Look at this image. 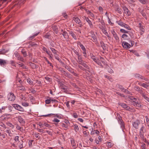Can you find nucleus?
Segmentation results:
<instances>
[{"instance_id":"c9c22d12","label":"nucleus","mask_w":149,"mask_h":149,"mask_svg":"<svg viewBox=\"0 0 149 149\" xmlns=\"http://www.w3.org/2000/svg\"><path fill=\"white\" fill-rule=\"evenodd\" d=\"M21 103L22 105L24 107H28L29 105L28 103L25 102L23 101H22Z\"/></svg>"},{"instance_id":"cd10ccee","label":"nucleus","mask_w":149,"mask_h":149,"mask_svg":"<svg viewBox=\"0 0 149 149\" xmlns=\"http://www.w3.org/2000/svg\"><path fill=\"white\" fill-rule=\"evenodd\" d=\"M138 84L141 86L143 87L144 88H147L148 87V85L146 84L143 83L141 82H139L138 83Z\"/></svg>"},{"instance_id":"680f3d73","label":"nucleus","mask_w":149,"mask_h":149,"mask_svg":"<svg viewBox=\"0 0 149 149\" xmlns=\"http://www.w3.org/2000/svg\"><path fill=\"white\" fill-rule=\"evenodd\" d=\"M97 64H98L99 65L101 66L102 67H103V66L102 65V64L100 62V60L99 59H98L97 61L95 62Z\"/></svg>"},{"instance_id":"bb28decb","label":"nucleus","mask_w":149,"mask_h":149,"mask_svg":"<svg viewBox=\"0 0 149 149\" xmlns=\"http://www.w3.org/2000/svg\"><path fill=\"white\" fill-rule=\"evenodd\" d=\"M29 97L30 98V100L32 104H33L35 101V99L34 97L31 95H29Z\"/></svg>"},{"instance_id":"c756f323","label":"nucleus","mask_w":149,"mask_h":149,"mask_svg":"<svg viewBox=\"0 0 149 149\" xmlns=\"http://www.w3.org/2000/svg\"><path fill=\"white\" fill-rule=\"evenodd\" d=\"M39 32L36 33L35 34H34L32 36H30L29 38V40H31L33 39L36 36H37L39 33Z\"/></svg>"},{"instance_id":"bf43d9fd","label":"nucleus","mask_w":149,"mask_h":149,"mask_svg":"<svg viewBox=\"0 0 149 149\" xmlns=\"http://www.w3.org/2000/svg\"><path fill=\"white\" fill-rule=\"evenodd\" d=\"M83 53L84 54V56L86 58L87 57V55L86 52V49L85 50H84L83 51Z\"/></svg>"},{"instance_id":"72a5a7b5","label":"nucleus","mask_w":149,"mask_h":149,"mask_svg":"<svg viewBox=\"0 0 149 149\" xmlns=\"http://www.w3.org/2000/svg\"><path fill=\"white\" fill-rule=\"evenodd\" d=\"M22 54H23L24 57H26L27 56L26 52V51L24 50V49H22L21 51Z\"/></svg>"},{"instance_id":"4468645a","label":"nucleus","mask_w":149,"mask_h":149,"mask_svg":"<svg viewBox=\"0 0 149 149\" xmlns=\"http://www.w3.org/2000/svg\"><path fill=\"white\" fill-rule=\"evenodd\" d=\"M123 9L124 11V14L126 15H129L130 14V12L128 10V9L125 7H123Z\"/></svg>"},{"instance_id":"09e8293b","label":"nucleus","mask_w":149,"mask_h":149,"mask_svg":"<svg viewBox=\"0 0 149 149\" xmlns=\"http://www.w3.org/2000/svg\"><path fill=\"white\" fill-rule=\"evenodd\" d=\"M6 132L8 134L9 136H13V134L11 132L10 130L8 129L6 130Z\"/></svg>"},{"instance_id":"c85d7f7f","label":"nucleus","mask_w":149,"mask_h":149,"mask_svg":"<svg viewBox=\"0 0 149 149\" xmlns=\"http://www.w3.org/2000/svg\"><path fill=\"white\" fill-rule=\"evenodd\" d=\"M52 29L54 31L56 34H57L58 33V27L56 25H54L52 26Z\"/></svg>"},{"instance_id":"39448f33","label":"nucleus","mask_w":149,"mask_h":149,"mask_svg":"<svg viewBox=\"0 0 149 149\" xmlns=\"http://www.w3.org/2000/svg\"><path fill=\"white\" fill-rule=\"evenodd\" d=\"M144 127L143 124H142L139 132V136L140 137H143V135H144V133L146 132V130H144Z\"/></svg>"},{"instance_id":"a19ab883","label":"nucleus","mask_w":149,"mask_h":149,"mask_svg":"<svg viewBox=\"0 0 149 149\" xmlns=\"http://www.w3.org/2000/svg\"><path fill=\"white\" fill-rule=\"evenodd\" d=\"M16 128L17 130H20L21 132H23L24 131V130L23 128L21 127L19 125H17L16 127Z\"/></svg>"},{"instance_id":"e433bc0d","label":"nucleus","mask_w":149,"mask_h":149,"mask_svg":"<svg viewBox=\"0 0 149 149\" xmlns=\"http://www.w3.org/2000/svg\"><path fill=\"white\" fill-rule=\"evenodd\" d=\"M128 35L126 34H123L122 35V38L125 40L128 39Z\"/></svg>"},{"instance_id":"49530a36","label":"nucleus","mask_w":149,"mask_h":149,"mask_svg":"<svg viewBox=\"0 0 149 149\" xmlns=\"http://www.w3.org/2000/svg\"><path fill=\"white\" fill-rule=\"evenodd\" d=\"M122 91H123L127 94H130V92L128 91L127 89H125L124 88H122Z\"/></svg>"},{"instance_id":"338daca9","label":"nucleus","mask_w":149,"mask_h":149,"mask_svg":"<svg viewBox=\"0 0 149 149\" xmlns=\"http://www.w3.org/2000/svg\"><path fill=\"white\" fill-rule=\"evenodd\" d=\"M141 14L142 16L147 20V17L146 16V14L143 12L141 13Z\"/></svg>"},{"instance_id":"9d476101","label":"nucleus","mask_w":149,"mask_h":149,"mask_svg":"<svg viewBox=\"0 0 149 149\" xmlns=\"http://www.w3.org/2000/svg\"><path fill=\"white\" fill-rule=\"evenodd\" d=\"M83 18L84 20L85 19L86 21L88 23L91 28L93 27V25L92 22L88 17H86L85 16H84L83 17Z\"/></svg>"},{"instance_id":"2f4dec72","label":"nucleus","mask_w":149,"mask_h":149,"mask_svg":"<svg viewBox=\"0 0 149 149\" xmlns=\"http://www.w3.org/2000/svg\"><path fill=\"white\" fill-rule=\"evenodd\" d=\"M116 117L118 118V120L119 121V123L121 125V117L119 113H116Z\"/></svg>"},{"instance_id":"a18cd8bd","label":"nucleus","mask_w":149,"mask_h":149,"mask_svg":"<svg viewBox=\"0 0 149 149\" xmlns=\"http://www.w3.org/2000/svg\"><path fill=\"white\" fill-rule=\"evenodd\" d=\"M50 99H51V97H49V99H48L46 100H45V103L46 104H49L51 102V101L50 100Z\"/></svg>"},{"instance_id":"5fc2aeb1","label":"nucleus","mask_w":149,"mask_h":149,"mask_svg":"<svg viewBox=\"0 0 149 149\" xmlns=\"http://www.w3.org/2000/svg\"><path fill=\"white\" fill-rule=\"evenodd\" d=\"M91 58L95 62L98 59L96 57L94 56H93L91 57Z\"/></svg>"},{"instance_id":"f8f14e48","label":"nucleus","mask_w":149,"mask_h":149,"mask_svg":"<svg viewBox=\"0 0 149 149\" xmlns=\"http://www.w3.org/2000/svg\"><path fill=\"white\" fill-rule=\"evenodd\" d=\"M122 46L123 48L125 49H128L130 48V45L128 42H123Z\"/></svg>"},{"instance_id":"5701e85b","label":"nucleus","mask_w":149,"mask_h":149,"mask_svg":"<svg viewBox=\"0 0 149 149\" xmlns=\"http://www.w3.org/2000/svg\"><path fill=\"white\" fill-rule=\"evenodd\" d=\"M62 35L63 36L64 38L65 39H68L69 38V36L67 32L64 31L62 33Z\"/></svg>"},{"instance_id":"6e6d98bb","label":"nucleus","mask_w":149,"mask_h":149,"mask_svg":"<svg viewBox=\"0 0 149 149\" xmlns=\"http://www.w3.org/2000/svg\"><path fill=\"white\" fill-rule=\"evenodd\" d=\"M27 82L30 84L33 85V82L32 81L30 78H28L27 79Z\"/></svg>"},{"instance_id":"6ab92c4d","label":"nucleus","mask_w":149,"mask_h":149,"mask_svg":"<svg viewBox=\"0 0 149 149\" xmlns=\"http://www.w3.org/2000/svg\"><path fill=\"white\" fill-rule=\"evenodd\" d=\"M135 77L138 79H139L143 81V76L139 74H135Z\"/></svg>"},{"instance_id":"0e129e2a","label":"nucleus","mask_w":149,"mask_h":149,"mask_svg":"<svg viewBox=\"0 0 149 149\" xmlns=\"http://www.w3.org/2000/svg\"><path fill=\"white\" fill-rule=\"evenodd\" d=\"M33 141V140H30L29 142V146L30 147L32 146V143Z\"/></svg>"},{"instance_id":"4be33fe9","label":"nucleus","mask_w":149,"mask_h":149,"mask_svg":"<svg viewBox=\"0 0 149 149\" xmlns=\"http://www.w3.org/2000/svg\"><path fill=\"white\" fill-rule=\"evenodd\" d=\"M18 121L21 124H23L24 123V121L23 118L19 116L17 117Z\"/></svg>"},{"instance_id":"4d7b16f0","label":"nucleus","mask_w":149,"mask_h":149,"mask_svg":"<svg viewBox=\"0 0 149 149\" xmlns=\"http://www.w3.org/2000/svg\"><path fill=\"white\" fill-rule=\"evenodd\" d=\"M132 52L135 55H136L138 56H139V55L137 52L135 50H132Z\"/></svg>"},{"instance_id":"f257e3e1","label":"nucleus","mask_w":149,"mask_h":149,"mask_svg":"<svg viewBox=\"0 0 149 149\" xmlns=\"http://www.w3.org/2000/svg\"><path fill=\"white\" fill-rule=\"evenodd\" d=\"M126 98L129 99L131 101V104L134 107H141V104L139 103L137 100V99L134 97L133 96H130L129 95L126 96Z\"/></svg>"},{"instance_id":"423d86ee","label":"nucleus","mask_w":149,"mask_h":149,"mask_svg":"<svg viewBox=\"0 0 149 149\" xmlns=\"http://www.w3.org/2000/svg\"><path fill=\"white\" fill-rule=\"evenodd\" d=\"M90 33L91 34V35L88 36V37H89V38L90 39V38L91 37L93 39H91L92 41L94 42H95L97 41V38L95 35L94 33V32L92 31H91L90 32Z\"/></svg>"},{"instance_id":"6e6552de","label":"nucleus","mask_w":149,"mask_h":149,"mask_svg":"<svg viewBox=\"0 0 149 149\" xmlns=\"http://www.w3.org/2000/svg\"><path fill=\"white\" fill-rule=\"evenodd\" d=\"M141 123L140 121L137 120L134 122L132 123V125L133 127L134 128L136 129H138L139 128V125Z\"/></svg>"},{"instance_id":"4c0bfd02","label":"nucleus","mask_w":149,"mask_h":149,"mask_svg":"<svg viewBox=\"0 0 149 149\" xmlns=\"http://www.w3.org/2000/svg\"><path fill=\"white\" fill-rule=\"evenodd\" d=\"M73 127L75 132H77L79 130V129L77 125V124H75L74 125Z\"/></svg>"},{"instance_id":"7c9ffc66","label":"nucleus","mask_w":149,"mask_h":149,"mask_svg":"<svg viewBox=\"0 0 149 149\" xmlns=\"http://www.w3.org/2000/svg\"><path fill=\"white\" fill-rule=\"evenodd\" d=\"M30 65L31 68L33 69H36L38 68V66L36 65L35 63H31L30 64Z\"/></svg>"},{"instance_id":"3c124183","label":"nucleus","mask_w":149,"mask_h":149,"mask_svg":"<svg viewBox=\"0 0 149 149\" xmlns=\"http://www.w3.org/2000/svg\"><path fill=\"white\" fill-rule=\"evenodd\" d=\"M138 1L141 3L146 4L147 2V0H138Z\"/></svg>"},{"instance_id":"79ce46f5","label":"nucleus","mask_w":149,"mask_h":149,"mask_svg":"<svg viewBox=\"0 0 149 149\" xmlns=\"http://www.w3.org/2000/svg\"><path fill=\"white\" fill-rule=\"evenodd\" d=\"M19 147L20 149H21L23 147V141H22L21 142L19 141Z\"/></svg>"},{"instance_id":"e2e57ef3","label":"nucleus","mask_w":149,"mask_h":149,"mask_svg":"<svg viewBox=\"0 0 149 149\" xmlns=\"http://www.w3.org/2000/svg\"><path fill=\"white\" fill-rule=\"evenodd\" d=\"M141 147V149H146V144L144 143H142Z\"/></svg>"},{"instance_id":"f3484780","label":"nucleus","mask_w":149,"mask_h":149,"mask_svg":"<svg viewBox=\"0 0 149 149\" xmlns=\"http://www.w3.org/2000/svg\"><path fill=\"white\" fill-rule=\"evenodd\" d=\"M100 45L103 48V49L104 51H105V50H106V49H107V47L105 45V44L102 41H100Z\"/></svg>"},{"instance_id":"9b49d317","label":"nucleus","mask_w":149,"mask_h":149,"mask_svg":"<svg viewBox=\"0 0 149 149\" xmlns=\"http://www.w3.org/2000/svg\"><path fill=\"white\" fill-rule=\"evenodd\" d=\"M11 116V114H8L7 115H3L1 116V118L3 120H7L8 119L10 118Z\"/></svg>"},{"instance_id":"a878e982","label":"nucleus","mask_w":149,"mask_h":149,"mask_svg":"<svg viewBox=\"0 0 149 149\" xmlns=\"http://www.w3.org/2000/svg\"><path fill=\"white\" fill-rule=\"evenodd\" d=\"M77 62L79 64L81 65L82 63L84 62L81 56L79 57H77Z\"/></svg>"},{"instance_id":"8fccbe9b","label":"nucleus","mask_w":149,"mask_h":149,"mask_svg":"<svg viewBox=\"0 0 149 149\" xmlns=\"http://www.w3.org/2000/svg\"><path fill=\"white\" fill-rule=\"evenodd\" d=\"M65 76L68 78L71 79L72 78V75L68 72L67 74H66V75Z\"/></svg>"},{"instance_id":"20e7f679","label":"nucleus","mask_w":149,"mask_h":149,"mask_svg":"<svg viewBox=\"0 0 149 149\" xmlns=\"http://www.w3.org/2000/svg\"><path fill=\"white\" fill-rule=\"evenodd\" d=\"M122 107L126 110L129 111H133L134 110V109L133 107H130L127 104L125 103H122Z\"/></svg>"},{"instance_id":"de8ad7c7","label":"nucleus","mask_w":149,"mask_h":149,"mask_svg":"<svg viewBox=\"0 0 149 149\" xmlns=\"http://www.w3.org/2000/svg\"><path fill=\"white\" fill-rule=\"evenodd\" d=\"M50 49L51 50L52 52L54 54H57V51L55 49L53 48H50Z\"/></svg>"},{"instance_id":"052dcab7","label":"nucleus","mask_w":149,"mask_h":149,"mask_svg":"<svg viewBox=\"0 0 149 149\" xmlns=\"http://www.w3.org/2000/svg\"><path fill=\"white\" fill-rule=\"evenodd\" d=\"M107 146L109 148H110L112 147V143L111 142H108L107 143Z\"/></svg>"},{"instance_id":"603ef678","label":"nucleus","mask_w":149,"mask_h":149,"mask_svg":"<svg viewBox=\"0 0 149 149\" xmlns=\"http://www.w3.org/2000/svg\"><path fill=\"white\" fill-rule=\"evenodd\" d=\"M121 123H122V130L123 131V132H125V126L124 123H123V121H122Z\"/></svg>"},{"instance_id":"774afa93","label":"nucleus","mask_w":149,"mask_h":149,"mask_svg":"<svg viewBox=\"0 0 149 149\" xmlns=\"http://www.w3.org/2000/svg\"><path fill=\"white\" fill-rule=\"evenodd\" d=\"M61 89L63 90V91L65 93H67L68 91L67 89L64 87L63 86H62Z\"/></svg>"},{"instance_id":"0eeeda50","label":"nucleus","mask_w":149,"mask_h":149,"mask_svg":"<svg viewBox=\"0 0 149 149\" xmlns=\"http://www.w3.org/2000/svg\"><path fill=\"white\" fill-rule=\"evenodd\" d=\"M13 106L15 109L20 111H24V109L20 105L17 104H13Z\"/></svg>"},{"instance_id":"c03bdc74","label":"nucleus","mask_w":149,"mask_h":149,"mask_svg":"<svg viewBox=\"0 0 149 149\" xmlns=\"http://www.w3.org/2000/svg\"><path fill=\"white\" fill-rule=\"evenodd\" d=\"M74 20L77 23H79L81 20L78 17H76L74 19Z\"/></svg>"},{"instance_id":"7ed1b4c3","label":"nucleus","mask_w":149,"mask_h":149,"mask_svg":"<svg viewBox=\"0 0 149 149\" xmlns=\"http://www.w3.org/2000/svg\"><path fill=\"white\" fill-rule=\"evenodd\" d=\"M8 99L10 101H14L15 99V96L12 93H9L7 95Z\"/></svg>"},{"instance_id":"864d4df0","label":"nucleus","mask_w":149,"mask_h":149,"mask_svg":"<svg viewBox=\"0 0 149 149\" xmlns=\"http://www.w3.org/2000/svg\"><path fill=\"white\" fill-rule=\"evenodd\" d=\"M143 137H140L142 139L143 141L145 142L146 143H148L149 144V143L148 141H147L145 138H144V135H143Z\"/></svg>"},{"instance_id":"a211bd4d","label":"nucleus","mask_w":149,"mask_h":149,"mask_svg":"<svg viewBox=\"0 0 149 149\" xmlns=\"http://www.w3.org/2000/svg\"><path fill=\"white\" fill-rule=\"evenodd\" d=\"M71 143L72 145V147L74 148H76V143L75 142V140L74 139H71Z\"/></svg>"},{"instance_id":"69168bd1","label":"nucleus","mask_w":149,"mask_h":149,"mask_svg":"<svg viewBox=\"0 0 149 149\" xmlns=\"http://www.w3.org/2000/svg\"><path fill=\"white\" fill-rule=\"evenodd\" d=\"M127 30H125L123 29H122V33H124L125 34H126V33H128V31H127Z\"/></svg>"},{"instance_id":"f03ea898","label":"nucleus","mask_w":149,"mask_h":149,"mask_svg":"<svg viewBox=\"0 0 149 149\" xmlns=\"http://www.w3.org/2000/svg\"><path fill=\"white\" fill-rule=\"evenodd\" d=\"M15 55L18 60L23 62H24L25 61V60L17 52L15 53Z\"/></svg>"},{"instance_id":"2eb2a0df","label":"nucleus","mask_w":149,"mask_h":149,"mask_svg":"<svg viewBox=\"0 0 149 149\" xmlns=\"http://www.w3.org/2000/svg\"><path fill=\"white\" fill-rule=\"evenodd\" d=\"M85 67L87 70L89 72L91 69V67L90 65H88L85 62L82 63L81 64Z\"/></svg>"},{"instance_id":"ea45409f","label":"nucleus","mask_w":149,"mask_h":149,"mask_svg":"<svg viewBox=\"0 0 149 149\" xmlns=\"http://www.w3.org/2000/svg\"><path fill=\"white\" fill-rule=\"evenodd\" d=\"M142 96L145 100L149 102V97H147L144 93L142 95Z\"/></svg>"},{"instance_id":"393cba45","label":"nucleus","mask_w":149,"mask_h":149,"mask_svg":"<svg viewBox=\"0 0 149 149\" xmlns=\"http://www.w3.org/2000/svg\"><path fill=\"white\" fill-rule=\"evenodd\" d=\"M77 45L79 46L82 50L83 51L85 50L86 49L85 47L79 41L78 42H77Z\"/></svg>"},{"instance_id":"dca6fc26","label":"nucleus","mask_w":149,"mask_h":149,"mask_svg":"<svg viewBox=\"0 0 149 149\" xmlns=\"http://www.w3.org/2000/svg\"><path fill=\"white\" fill-rule=\"evenodd\" d=\"M67 31L69 32V34L70 35L74 40H76L77 39V36L72 31L69 30Z\"/></svg>"},{"instance_id":"b1692460","label":"nucleus","mask_w":149,"mask_h":149,"mask_svg":"<svg viewBox=\"0 0 149 149\" xmlns=\"http://www.w3.org/2000/svg\"><path fill=\"white\" fill-rule=\"evenodd\" d=\"M17 89L18 90L24 91L26 90L25 87L23 86H17L16 87Z\"/></svg>"},{"instance_id":"37998d69","label":"nucleus","mask_w":149,"mask_h":149,"mask_svg":"<svg viewBox=\"0 0 149 149\" xmlns=\"http://www.w3.org/2000/svg\"><path fill=\"white\" fill-rule=\"evenodd\" d=\"M55 58L57 60L61 63L62 64H64V63L62 61L61 59L59 58L58 56H55Z\"/></svg>"},{"instance_id":"ddd939ff","label":"nucleus","mask_w":149,"mask_h":149,"mask_svg":"<svg viewBox=\"0 0 149 149\" xmlns=\"http://www.w3.org/2000/svg\"><path fill=\"white\" fill-rule=\"evenodd\" d=\"M122 27H124L127 30H130L131 29V28L128 24L122 22Z\"/></svg>"},{"instance_id":"58836bf2","label":"nucleus","mask_w":149,"mask_h":149,"mask_svg":"<svg viewBox=\"0 0 149 149\" xmlns=\"http://www.w3.org/2000/svg\"><path fill=\"white\" fill-rule=\"evenodd\" d=\"M139 26L141 29V31L143 32H144L145 30L143 28V26H142L141 23L139 24Z\"/></svg>"},{"instance_id":"aec40b11","label":"nucleus","mask_w":149,"mask_h":149,"mask_svg":"<svg viewBox=\"0 0 149 149\" xmlns=\"http://www.w3.org/2000/svg\"><path fill=\"white\" fill-rule=\"evenodd\" d=\"M6 64V61L0 59V65L1 66L5 65Z\"/></svg>"},{"instance_id":"473e14b6","label":"nucleus","mask_w":149,"mask_h":149,"mask_svg":"<svg viewBox=\"0 0 149 149\" xmlns=\"http://www.w3.org/2000/svg\"><path fill=\"white\" fill-rule=\"evenodd\" d=\"M44 37L46 38L50 39L51 38L50 34L49 33H47L44 35Z\"/></svg>"},{"instance_id":"13d9d810","label":"nucleus","mask_w":149,"mask_h":149,"mask_svg":"<svg viewBox=\"0 0 149 149\" xmlns=\"http://www.w3.org/2000/svg\"><path fill=\"white\" fill-rule=\"evenodd\" d=\"M10 64H11L12 66L16 67L15 63V62L13 61H11L10 62Z\"/></svg>"},{"instance_id":"f704fd0d","label":"nucleus","mask_w":149,"mask_h":149,"mask_svg":"<svg viewBox=\"0 0 149 149\" xmlns=\"http://www.w3.org/2000/svg\"><path fill=\"white\" fill-rule=\"evenodd\" d=\"M7 108V106L2 107L0 109V113H2L3 112H4V110Z\"/></svg>"},{"instance_id":"412c9836","label":"nucleus","mask_w":149,"mask_h":149,"mask_svg":"<svg viewBox=\"0 0 149 149\" xmlns=\"http://www.w3.org/2000/svg\"><path fill=\"white\" fill-rule=\"evenodd\" d=\"M111 32L113 34V37H114L116 40H118L119 39V38L117 36V35L116 33V32L113 30H112L111 31Z\"/></svg>"},{"instance_id":"1a4fd4ad","label":"nucleus","mask_w":149,"mask_h":149,"mask_svg":"<svg viewBox=\"0 0 149 149\" xmlns=\"http://www.w3.org/2000/svg\"><path fill=\"white\" fill-rule=\"evenodd\" d=\"M134 89L136 91L140 93V94L142 95L144 93L142 90L143 88H141L139 87V86H135L134 87Z\"/></svg>"}]
</instances>
